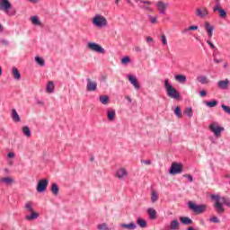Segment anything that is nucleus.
Returning a JSON list of instances; mask_svg holds the SVG:
<instances>
[{
    "label": "nucleus",
    "instance_id": "1",
    "mask_svg": "<svg viewBox=\"0 0 230 230\" xmlns=\"http://www.w3.org/2000/svg\"><path fill=\"white\" fill-rule=\"evenodd\" d=\"M212 200H214V209H216L217 215H223L226 211L225 206L230 208V199L227 197H220L219 195H212Z\"/></svg>",
    "mask_w": 230,
    "mask_h": 230
},
{
    "label": "nucleus",
    "instance_id": "2",
    "mask_svg": "<svg viewBox=\"0 0 230 230\" xmlns=\"http://www.w3.org/2000/svg\"><path fill=\"white\" fill-rule=\"evenodd\" d=\"M0 12H4L8 17H13L17 13L15 8L12 6L10 0H0Z\"/></svg>",
    "mask_w": 230,
    "mask_h": 230
},
{
    "label": "nucleus",
    "instance_id": "3",
    "mask_svg": "<svg viewBox=\"0 0 230 230\" xmlns=\"http://www.w3.org/2000/svg\"><path fill=\"white\" fill-rule=\"evenodd\" d=\"M164 89L169 98H172L173 100H179V98H181V93H179L177 89L172 86V84H170V80L168 79H165L164 81Z\"/></svg>",
    "mask_w": 230,
    "mask_h": 230
},
{
    "label": "nucleus",
    "instance_id": "4",
    "mask_svg": "<svg viewBox=\"0 0 230 230\" xmlns=\"http://www.w3.org/2000/svg\"><path fill=\"white\" fill-rule=\"evenodd\" d=\"M24 208L26 209V211H28V213H31V215L25 216V220L31 222V220H37V218H39V213L33 210V202H26L24 205Z\"/></svg>",
    "mask_w": 230,
    "mask_h": 230
},
{
    "label": "nucleus",
    "instance_id": "5",
    "mask_svg": "<svg viewBox=\"0 0 230 230\" xmlns=\"http://www.w3.org/2000/svg\"><path fill=\"white\" fill-rule=\"evenodd\" d=\"M188 208L190 209V211H193V213H196V215H202V213H205L208 209V205L200 204L197 205L193 203V201L188 202Z\"/></svg>",
    "mask_w": 230,
    "mask_h": 230
},
{
    "label": "nucleus",
    "instance_id": "6",
    "mask_svg": "<svg viewBox=\"0 0 230 230\" xmlns=\"http://www.w3.org/2000/svg\"><path fill=\"white\" fill-rule=\"evenodd\" d=\"M93 26L97 28H105L107 26V18L102 14H95L92 20Z\"/></svg>",
    "mask_w": 230,
    "mask_h": 230
},
{
    "label": "nucleus",
    "instance_id": "7",
    "mask_svg": "<svg viewBox=\"0 0 230 230\" xmlns=\"http://www.w3.org/2000/svg\"><path fill=\"white\" fill-rule=\"evenodd\" d=\"M136 3H138V7L145 12H149L154 13V9L152 8V2L148 0H135Z\"/></svg>",
    "mask_w": 230,
    "mask_h": 230
},
{
    "label": "nucleus",
    "instance_id": "8",
    "mask_svg": "<svg viewBox=\"0 0 230 230\" xmlns=\"http://www.w3.org/2000/svg\"><path fill=\"white\" fill-rule=\"evenodd\" d=\"M182 168H183L182 164L173 162L171 164L169 173H170V175H179V174L182 173Z\"/></svg>",
    "mask_w": 230,
    "mask_h": 230
},
{
    "label": "nucleus",
    "instance_id": "9",
    "mask_svg": "<svg viewBox=\"0 0 230 230\" xmlns=\"http://www.w3.org/2000/svg\"><path fill=\"white\" fill-rule=\"evenodd\" d=\"M168 6H170L169 3L164 2L162 0L156 2V8L160 15L166 14V10H168Z\"/></svg>",
    "mask_w": 230,
    "mask_h": 230
},
{
    "label": "nucleus",
    "instance_id": "10",
    "mask_svg": "<svg viewBox=\"0 0 230 230\" xmlns=\"http://www.w3.org/2000/svg\"><path fill=\"white\" fill-rule=\"evenodd\" d=\"M87 48L91 49V51H95V53L105 54V49L95 42H88Z\"/></svg>",
    "mask_w": 230,
    "mask_h": 230
},
{
    "label": "nucleus",
    "instance_id": "11",
    "mask_svg": "<svg viewBox=\"0 0 230 230\" xmlns=\"http://www.w3.org/2000/svg\"><path fill=\"white\" fill-rule=\"evenodd\" d=\"M209 129L214 133L216 137H220L222 136V132H224V128L218 126L217 122H213L209 125Z\"/></svg>",
    "mask_w": 230,
    "mask_h": 230
},
{
    "label": "nucleus",
    "instance_id": "12",
    "mask_svg": "<svg viewBox=\"0 0 230 230\" xmlns=\"http://www.w3.org/2000/svg\"><path fill=\"white\" fill-rule=\"evenodd\" d=\"M48 184H49V181L48 179L40 180L36 187L38 193H44V191L48 190Z\"/></svg>",
    "mask_w": 230,
    "mask_h": 230
},
{
    "label": "nucleus",
    "instance_id": "13",
    "mask_svg": "<svg viewBox=\"0 0 230 230\" xmlns=\"http://www.w3.org/2000/svg\"><path fill=\"white\" fill-rule=\"evenodd\" d=\"M196 15L199 17V19H204L209 15V11H208V8L201 6L196 9Z\"/></svg>",
    "mask_w": 230,
    "mask_h": 230
},
{
    "label": "nucleus",
    "instance_id": "14",
    "mask_svg": "<svg viewBox=\"0 0 230 230\" xmlns=\"http://www.w3.org/2000/svg\"><path fill=\"white\" fill-rule=\"evenodd\" d=\"M98 89V83L96 81H93L91 79H87L86 91L89 93H93Z\"/></svg>",
    "mask_w": 230,
    "mask_h": 230
},
{
    "label": "nucleus",
    "instance_id": "15",
    "mask_svg": "<svg viewBox=\"0 0 230 230\" xmlns=\"http://www.w3.org/2000/svg\"><path fill=\"white\" fill-rule=\"evenodd\" d=\"M213 12H218L219 17H221V19H226L227 17V13L226 12V10L220 8V4H217L213 7Z\"/></svg>",
    "mask_w": 230,
    "mask_h": 230
},
{
    "label": "nucleus",
    "instance_id": "16",
    "mask_svg": "<svg viewBox=\"0 0 230 230\" xmlns=\"http://www.w3.org/2000/svg\"><path fill=\"white\" fill-rule=\"evenodd\" d=\"M204 28L208 35V38L211 39L213 37V31H215V26L211 25V23L208 22H205Z\"/></svg>",
    "mask_w": 230,
    "mask_h": 230
},
{
    "label": "nucleus",
    "instance_id": "17",
    "mask_svg": "<svg viewBox=\"0 0 230 230\" xmlns=\"http://www.w3.org/2000/svg\"><path fill=\"white\" fill-rule=\"evenodd\" d=\"M128 78L130 84L135 87V89L137 90L141 89V85L139 84V83L137 82V79L134 75H128Z\"/></svg>",
    "mask_w": 230,
    "mask_h": 230
},
{
    "label": "nucleus",
    "instance_id": "18",
    "mask_svg": "<svg viewBox=\"0 0 230 230\" xmlns=\"http://www.w3.org/2000/svg\"><path fill=\"white\" fill-rule=\"evenodd\" d=\"M13 182H14V181L12 177L0 178V184H4L5 186H12Z\"/></svg>",
    "mask_w": 230,
    "mask_h": 230
},
{
    "label": "nucleus",
    "instance_id": "19",
    "mask_svg": "<svg viewBox=\"0 0 230 230\" xmlns=\"http://www.w3.org/2000/svg\"><path fill=\"white\" fill-rule=\"evenodd\" d=\"M217 87L218 89H229V79L218 81Z\"/></svg>",
    "mask_w": 230,
    "mask_h": 230
},
{
    "label": "nucleus",
    "instance_id": "20",
    "mask_svg": "<svg viewBox=\"0 0 230 230\" xmlns=\"http://www.w3.org/2000/svg\"><path fill=\"white\" fill-rule=\"evenodd\" d=\"M128 173L125 168H120L117 171V177L118 179H125Z\"/></svg>",
    "mask_w": 230,
    "mask_h": 230
},
{
    "label": "nucleus",
    "instance_id": "21",
    "mask_svg": "<svg viewBox=\"0 0 230 230\" xmlns=\"http://www.w3.org/2000/svg\"><path fill=\"white\" fill-rule=\"evenodd\" d=\"M107 118L109 121H114L116 119V111L108 109L107 110Z\"/></svg>",
    "mask_w": 230,
    "mask_h": 230
},
{
    "label": "nucleus",
    "instance_id": "22",
    "mask_svg": "<svg viewBox=\"0 0 230 230\" xmlns=\"http://www.w3.org/2000/svg\"><path fill=\"white\" fill-rule=\"evenodd\" d=\"M99 102L102 105H109V102H111V97H109V95H101L99 97Z\"/></svg>",
    "mask_w": 230,
    "mask_h": 230
},
{
    "label": "nucleus",
    "instance_id": "23",
    "mask_svg": "<svg viewBox=\"0 0 230 230\" xmlns=\"http://www.w3.org/2000/svg\"><path fill=\"white\" fill-rule=\"evenodd\" d=\"M147 215H149L151 220H155V218H157V211L153 208L147 209Z\"/></svg>",
    "mask_w": 230,
    "mask_h": 230
},
{
    "label": "nucleus",
    "instance_id": "24",
    "mask_svg": "<svg viewBox=\"0 0 230 230\" xmlns=\"http://www.w3.org/2000/svg\"><path fill=\"white\" fill-rule=\"evenodd\" d=\"M180 222H181V224H183L184 226H191V224H193V220L187 217H180Z\"/></svg>",
    "mask_w": 230,
    "mask_h": 230
},
{
    "label": "nucleus",
    "instance_id": "25",
    "mask_svg": "<svg viewBox=\"0 0 230 230\" xmlns=\"http://www.w3.org/2000/svg\"><path fill=\"white\" fill-rule=\"evenodd\" d=\"M12 75L14 80H21V72H19V69H17V67L12 68Z\"/></svg>",
    "mask_w": 230,
    "mask_h": 230
},
{
    "label": "nucleus",
    "instance_id": "26",
    "mask_svg": "<svg viewBox=\"0 0 230 230\" xmlns=\"http://www.w3.org/2000/svg\"><path fill=\"white\" fill-rule=\"evenodd\" d=\"M120 227L123 229L134 230L136 229V223H129V224H120Z\"/></svg>",
    "mask_w": 230,
    "mask_h": 230
},
{
    "label": "nucleus",
    "instance_id": "27",
    "mask_svg": "<svg viewBox=\"0 0 230 230\" xmlns=\"http://www.w3.org/2000/svg\"><path fill=\"white\" fill-rule=\"evenodd\" d=\"M46 91H47V93H49V94H51V93H53V91H55V84L53 83V81H50L48 83V84L46 86Z\"/></svg>",
    "mask_w": 230,
    "mask_h": 230
},
{
    "label": "nucleus",
    "instance_id": "28",
    "mask_svg": "<svg viewBox=\"0 0 230 230\" xmlns=\"http://www.w3.org/2000/svg\"><path fill=\"white\" fill-rule=\"evenodd\" d=\"M12 118H13V120H14L16 123H19V121H21V117L19 116V113H17V110L13 109Z\"/></svg>",
    "mask_w": 230,
    "mask_h": 230
},
{
    "label": "nucleus",
    "instance_id": "29",
    "mask_svg": "<svg viewBox=\"0 0 230 230\" xmlns=\"http://www.w3.org/2000/svg\"><path fill=\"white\" fill-rule=\"evenodd\" d=\"M137 225L139 226L142 229H145L146 227V221L141 217L137 218Z\"/></svg>",
    "mask_w": 230,
    "mask_h": 230
},
{
    "label": "nucleus",
    "instance_id": "30",
    "mask_svg": "<svg viewBox=\"0 0 230 230\" xmlns=\"http://www.w3.org/2000/svg\"><path fill=\"white\" fill-rule=\"evenodd\" d=\"M22 130L23 132V136L26 137H31V129H30V127L24 126Z\"/></svg>",
    "mask_w": 230,
    "mask_h": 230
},
{
    "label": "nucleus",
    "instance_id": "31",
    "mask_svg": "<svg viewBox=\"0 0 230 230\" xmlns=\"http://www.w3.org/2000/svg\"><path fill=\"white\" fill-rule=\"evenodd\" d=\"M176 82H179V84H185L186 82V75H175Z\"/></svg>",
    "mask_w": 230,
    "mask_h": 230
},
{
    "label": "nucleus",
    "instance_id": "32",
    "mask_svg": "<svg viewBox=\"0 0 230 230\" xmlns=\"http://www.w3.org/2000/svg\"><path fill=\"white\" fill-rule=\"evenodd\" d=\"M157 200H159V195H157V192L155 190H152V192H151L152 204L157 202Z\"/></svg>",
    "mask_w": 230,
    "mask_h": 230
},
{
    "label": "nucleus",
    "instance_id": "33",
    "mask_svg": "<svg viewBox=\"0 0 230 230\" xmlns=\"http://www.w3.org/2000/svg\"><path fill=\"white\" fill-rule=\"evenodd\" d=\"M31 21L32 24H34V26H41L42 25V22H40V20H39L38 16L31 17Z\"/></svg>",
    "mask_w": 230,
    "mask_h": 230
},
{
    "label": "nucleus",
    "instance_id": "34",
    "mask_svg": "<svg viewBox=\"0 0 230 230\" xmlns=\"http://www.w3.org/2000/svg\"><path fill=\"white\" fill-rule=\"evenodd\" d=\"M206 105L209 109H213V107H217V105H218V101L213 100V101H210V102H206Z\"/></svg>",
    "mask_w": 230,
    "mask_h": 230
},
{
    "label": "nucleus",
    "instance_id": "35",
    "mask_svg": "<svg viewBox=\"0 0 230 230\" xmlns=\"http://www.w3.org/2000/svg\"><path fill=\"white\" fill-rule=\"evenodd\" d=\"M35 62H36V64H38L41 67H44V66H46V61H44V59L40 57H36L35 58Z\"/></svg>",
    "mask_w": 230,
    "mask_h": 230
},
{
    "label": "nucleus",
    "instance_id": "36",
    "mask_svg": "<svg viewBox=\"0 0 230 230\" xmlns=\"http://www.w3.org/2000/svg\"><path fill=\"white\" fill-rule=\"evenodd\" d=\"M183 114H185L186 116H188L189 118H192L193 117V109H191L190 107L186 108L183 111Z\"/></svg>",
    "mask_w": 230,
    "mask_h": 230
},
{
    "label": "nucleus",
    "instance_id": "37",
    "mask_svg": "<svg viewBox=\"0 0 230 230\" xmlns=\"http://www.w3.org/2000/svg\"><path fill=\"white\" fill-rule=\"evenodd\" d=\"M171 229L172 230H176V229H179V220L177 219H173L172 222H171Z\"/></svg>",
    "mask_w": 230,
    "mask_h": 230
},
{
    "label": "nucleus",
    "instance_id": "38",
    "mask_svg": "<svg viewBox=\"0 0 230 230\" xmlns=\"http://www.w3.org/2000/svg\"><path fill=\"white\" fill-rule=\"evenodd\" d=\"M198 80L199 84H202L203 85L206 84H209V79H208V77L204 75L198 77Z\"/></svg>",
    "mask_w": 230,
    "mask_h": 230
},
{
    "label": "nucleus",
    "instance_id": "39",
    "mask_svg": "<svg viewBox=\"0 0 230 230\" xmlns=\"http://www.w3.org/2000/svg\"><path fill=\"white\" fill-rule=\"evenodd\" d=\"M51 191H52L53 195H56V196L58 195L59 189H58V185L57 183L52 184Z\"/></svg>",
    "mask_w": 230,
    "mask_h": 230
},
{
    "label": "nucleus",
    "instance_id": "40",
    "mask_svg": "<svg viewBox=\"0 0 230 230\" xmlns=\"http://www.w3.org/2000/svg\"><path fill=\"white\" fill-rule=\"evenodd\" d=\"M174 114L177 116V118H182V111H181V107L177 106L174 109Z\"/></svg>",
    "mask_w": 230,
    "mask_h": 230
},
{
    "label": "nucleus",
    "instance_id": "41",
    "mask_svg": "<svg viewBox=\"0 0 230 230\" xmlns=\"http://www.w3.org/2000/svg\"><path fill=\"white\" fill-rule=\"evenodd\" d=\"M97 229L99 230H110L109 226L106 223H102L97 226Z\"/></svg>",
    "mask_w": 230,
    "mask_h": 230
},
{
    "label": "nucleus",
    "instance_id": "42",
    "mask_svg": "<svg viewBox=\"0 0 230 230\" xmlns=\"http://www.w3.org/2000/svg\"><path fill=\"white\" fill-rule=\"evenodd\" d=\"M121 64L123 66H127V64H130V57L126 56L121 59Z\"/></svg>",
    "mask_w": 230,
    "mask_h": 230
},
{
    "label": "nucleus",
    "instance_id": "43",
    "mask_svg": "<svg viewBox=\"0 0 230 230\" xmlns=\"http://www.w3.org/2000/svg\"><path fill=\"white\" fill-rule=\"evenodd\" d=\"M221 109H223L224 112H226V114H229L230 116V107L226 105V104H222L221 105Z\"/></svg>",
    "mask_w": 230,
    "mask_h": 230
},
{
    "label": "nucleus",
    "instance_id": "44",
    "mask_svg": "<svg viewBox=\"0 0 230 230\" xmlns=\"http://www.w3.org/2000/svg\"><path fill=\"white\" fill-rule=\"evenodd\" d=\"M148 17H149V22H151V24L157 23V16L149 15Z\"/></svg>",
    "mask_w": 230,
    "mask_h": 230
},
{
    "label": "nucleus",
    "instance_id": "45",
    "mask_svg": "<svg viewBox=\"0 0 230 230\" xmlns=\"http://www.w3.org/2000/svg\"><path fill=\"white\" fill-rule=\"evenodd\" d=\"M161 40H162L164 46H168V40H166V35L162 34Z\"/></svg>",
    "mask_w": 230,
    "mask_h": 230
},
{
    "label": "nucleus",
    "instance_id": "46",
    "mask_svg": "<svg viewBox=\"0 0 230 230\" xmlns=\"http://www.w3.org/2000/svg\"><path fill=\"white\" fill-rule=\"evenodd\" d=\"M210 222H213L214 224H219L220 219H218L217 217H213L210 218Z\"/></svg>",
    "mask_w": 230,
    "mask_h": 230
},
{
    "label": "nucleus",
    "instance_id": "47",
    "mask_svg": "<svg viewBox=\"0 0 230 230\" xmlns=\"http://www.w3.org/2000/svg\"><path fill=\"white\" fill-rule=\"evenodd\" d=\"M183 177H185V179H188L190 182H193V176H191V174H185L183 175Z\"/></svg>",
    "mask_w": 230,
    "mask_h": 230
},
{
    "label": "nucleus",
    "instance_id": "48",
    "mask_svg": "<svg viewBox=\"0 0 230 230\" xmlns=\"http://www.w3.org/2000/svg\"><path fill=\"white\" fill-rule=\"evenodd\" d=\"M141 163L143 164H146L147 166H150V164H152V161L150 160H141Z\"/></svg>",
    "mask_w": 230,
    "mask_h": 230
},
{
    "label": "nucleus",
    "instance_id": "49",
    "mask_svg": "<svg viewBox=\"0 0 230 230\" xmlns=\"http://www.w3.org/2000/svg\"><path fill=\"white\" fill-rule=\"evenodd\" d=\"M189 30H190V31H195L199 30V26H197V25H191V26L189 27Z\"/></svg>",
    "mask_w": 230,
    "mask_h": 230
},
{
    "label": "nucleus",
    "instance_id": "50",
    "mask_svg": "<svg viewBox=\"0 0 230 230\" xmlns=\"http://www.w3.org/2000/svg\"><path fill=\"white\" fill-rule=\"evenodd\" d=\"M199 95L204 98V96H208V92L206 90H202L199 92Z\"/></svg>",
    "mask_w": 230,
    "mask_h": 230
},
{
    "label": "nucleus",
    "instance_id": "51",
    "mask_svg": "<svg viewBox=\"0 0 230 230\" xmlns=\"http://www.w3.org/2000/svg\"><path fill=\"white\" fill-rule=\"evenodd\" d=\"M0 44H3L4 46H8V40L2 39L0 40Z\"/></svg>",
    "mask_w": 230,
    "mask_h": 230
},
{
    "label": "nucleus",
    "instance_id": "52",
    "mask_svg": "<svg viewBox=\"0 0 230 230\" xmlns=\"http://www.w3.org/2000/svg\"><path fill=\"white\" fill-rule=\"evenodd\" d=\"M207 43L208 44V46H210L211 49H215V45L213 44V42H211L210 40H208Z\"/></svg>",
    "mask_w": 230,
    "mask_h": 230
},
{
    "label": "nucleus",
    "instance_id": "53",
    "mask_svg": "<svg viewBox=\"0 0 230 230\" xmlns=\"http://www.w3.org/2000/svg\"><path fill=\"white\" fill-rule=\"evenodd\" d=\"M135 51H136V53H141V51H143V49H141V47L137 46V47H135Z\"/></svg>",
    "mask_w": 230,
    "mask_h": 230
},
{
    "label": "nucleus",
    "instance_id": "54",
    "mask_svg": "<svg viewBox=\"0 0 230 230\" xmlns=\"http://www.w3.org/2000/svg\"><path fill=\"white\" fill-rule=\"evenodd\" d=\"M37 104L40 107H44V102H42L41 100H37Z\"/></svg>",
    "mask_w": 230,
    "mask_h": 230
},
{
    "label": "nucleus",
    "instance_id": "55",
    "mask_svg": "<svg viewBox=\"0 0 230 230\" xmlns=\"http://www.w3.org/2000/svg\"><path fill=\"white\" fill-rule=\"evenodd\" d=\"M7 157H9V158L15 157V154L8 153Z\"/></svg>",
    "mask_w": 230,
    "mask_h": 230
},
{
    "label": "nucleus",
    "instance_id": "56",
    "mask_svg": "<svg viewBox=\"0 0 230 230\" xmlns=\"http://www.w3.org/2000/svg\"><path fill=\"white\" fill-rule=\"evenodd\" d=\"M146 42H154V39H152V37H147Z\"/></svg>",
    "mask_w": 230,
    "mask_h": 230
},
{
    "label": "nucleus",
    "instance_id": "57",
    "mask_svg": "<svg viewBox=\"0 0 230 230\" xmlns=\"http://www.w3.org/2000/svg\"><path fill=\"white\" fill-rule=\"evenodd\" d=\"M126 100H128V103H132V99L130 98V96L127 95Z\"/></svg>",
    "mask_w": 230,
    "mask_h": 230
},
{
    "label": "nucleus",
    "instance_id": "58",
    "mask_svg": "<svg viewBox=\"0 0 230 230\" xmlns=\"http://www.w3.org/2000/svg\"><path fill=\"white\" fill-rule=\"evenodd\" d=\"M214 62H215L216 64H220V62H222V59L214 58Z\"/></svg>",
    "mask_w": 230,
    "mask_h": 230
},
{
    "label": "nucleus",
    "instance_id": "59",
    "mask_svg": "<svg viewBox=\"0 0 230 230\" xmlns=\"http://www.w3.org/2000/svg\"><path fill=\"white\" fill-rule=\"evenodd\" d=\"M188 31H190V28L184 29V30L181 31V33H188Z\"/></svg>",
    "mask_w": 230,
    "mask_h": 230
},
{
    "label": "nucleus",
    "instance_id": "60",
    "mask_svg": "<svg viewBox=\"0 0 230 230\" xmlns=\"http://www.w3.org/2000/svg\"><path fill=\"white\" fill-rule=\"evenodd\" d=\"M90 162H91V163H94V156H91V157H90Z\"/></svg>",
    "mask_w": 230,
    "mask_h": 230
},
{
    "label": "nucleus",
    "instance_id": "61",
    "mask_svg": "<svg viewBox=\"0 0 230 230\" xmlns=\"http://www.w3.org/2000/svg\"><path fill=\"white\" fill-rule=\"evenodd\" d=\"M127 3H128V4H132V1L130 0H126Z\"/></svg>",
    "mask_w": 230,
    "mask_h": 230
},
{
    "label": "nucleus",
    "instance_id": "62",
    "mask_svg": "<svg viewBox=\"0 0 230 230\" xmlns=\"http://www.w3.org/2000/svg\"><path fill=\"white\" fill-rule=\"evenodd\" d=\"M217 4H220V0H215Z\"/></svg>",
    "mask_w": 230,
    "mask_h": 230
},
{
    "label": "nucleus",
    "instance_id": "63",
    "mask_svg": "<svg viewBox=\"0 0 230 230\" xmlns=\"http://www.w3.org/2000/svg\"><path fill=\"white\" fill-rule=\"evenodd\" d=\"M3 31V25L0 24V31Z\"/></svg>",
    "mask_w": 230,
    "mask_h": 230
},
{
    "label": "nucleus",
    "instance_id": "64",
    "mask_svg": "<svg viewBox=\"0 0 230 230\" xmlns=\"http://www.w3.org/2000/svg\"><path fill=\"white\" fill-rule=\"evenodd\" d=\"M37 0H30L31 3H35Z\"/></svg>",
    "mask_w": 230,
    "mask_h": 230
}]
</instances>
